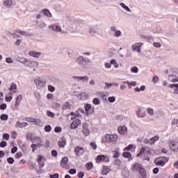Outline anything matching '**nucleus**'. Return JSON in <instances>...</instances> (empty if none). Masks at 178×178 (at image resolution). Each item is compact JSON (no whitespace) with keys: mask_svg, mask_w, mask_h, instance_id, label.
I'll use <instances>...</instances> for the list:
<instances>
[{"mask_svg":"<svg viewBox=\"0 0 178 178\" xmlns=\"http://www.w3.org/2000/svg\"><path fill=\"white\" fill-rule=\"evenodd\" d=\"M132 172H139V178H147V171L144 167L138 163H135L132 166Z\"/></svg>","mask_w":178,"mask_h":178,"instance_id":"f257e3e1","label":"nucleus"},{"mask_svg":"<svg viewBox=\"0 0 178 178\" xmlns=\"http://www.w3.org/2000/svg\"><path fill=\"white\" fill-rule=\"evenodd\" d=\"M75 62L81 67L82 69H86L88 63H91V60L89 58L83 57L82 56H78Z\"/></svg>","mask_w":178,"mask_h":178,"instance_id":"f03ea898","label":"nucleus"},{"mask_svg":"<svg viewBox=\"0 0 178 178\" xmlns=\"http://www.w3.org/2000/svg\"><path fill=\"white\" fill-rule=\"evenodd\" d=\"M168 161H169V157H159L154 160V164L156 166H165Z\"/></svg>","mask_w":178,"mask_h":178,"instance_id":"7ed1b4c3","label":"nucleus"},{"mask_svg":"<svg viewBox=\"0 0 178 178\" xmlns=\"http://www.w3.org/2000/svg\"><path fill=\"white\" fill-rule=\"evenodd\" d=\"M105 143H112L113 141H118V135L116 134H106L104 136Z\"/></svg>","mask_w":178,"mask_h":178,"instance_id":"20e7f679","label":"nucleus"},{"mask_svg":"<svg viewBox=\"0 0 178 178\" xmlns=\"http://www.w3.org/2000/svg\"><path fill=\"white\" fill-rule=\"evenodd\" d=\"M168 145H169L170 149H172V151H173L174 152H177V151H178V142L177 141L171 140L168 143Z\"/></svg>","mask_w":178,"mask_h":178,"instance_id":"39448f33","label":"nucleus"},{"mask_svg":"<svg viewBox=\"0 0 178 178\" xmlns=\"http://www.w3.org/2000/svg\"><path fill=\"white\" fill-rule=\"evenodd\" d=\"M49 29H51V30H53V31H55L56 33H62V28L60 26H59L58 24H53L49 26Z\"/></svg>","mask_w":178,"mask_h":178,"instance_id":"423d86ee","label":"nucleus"},{"mask_svg":"<svg viewBox=\"0 0 178 178\" xmlns=\"http://www.w3.org/2000/svg\"><path fill=\"white\" fill-rule=\"evenodd\" d=\"M111 30L114 33V37H116L118 38L120 37V35H122V31L118 30V27H116V26H111Z\"/></svg>","mask_w":178,"mask_h":178,"instance_id":"0eeeda50","label":"nucleus"},{"mask_svg":"<svg viewBox=\"0 0 178 178\" xmlns=\"http://www.w3.org/2000/svg\"><path fill=\"white\" fill-rule=\"evenodd\" d=\"M81 124V120H80L79 119H75L71 124L70 125V129H72V130H76V129H77V127H79V125Z\"/></svg>","mask_w":178,"mask_h":178,"instance_id":"6e6552de","label":"nucleus"},{"mask_svg":"<svg viewBox=\"0 0 178 178\" xmlns=\"http://www.w3.org/2000/svg\"><path fill=\"white\" fill-rule=\"evenodd\" d=\"M32 143H35V144H38V148H41V147H44V143H42V140H41V138L35 136L33 138Z\"/></svg>","mask_w":178,"mask_h":178,"instance_id":"1a4fd4ad","label":"nucleus"},{"mask_svg":"<svg viewBox=\"0 0 178 178\" xmlns=\"http://www.w3.org/2000/svg\"><path fill=\"white\" fill-rule=\"evenodd\" d=\"M34 83L37 86V87H44V86H45L46 84L45 81L41 80L40 77L35 78Z\"/></svg>","mask_w":178,"mask_h":178,"instance_id":"9d476101","label":"nucleus"},{"mask_svg":"<svg viewBox=\"0 0 178 178\" xmlns=\"http://www.w3.org/2000/svg\"><path fill=\"white\" fill-rule=\"evenodd\" d=\"M74 152L76 155V156H81L82 155H84V149L81 147H76L74 149Z\"/></svg>","mask_w":178,"mask_h":178,"instance_id":"9b49d317","label":"nucleus"},{"mask_svg":"<svg viewBox=\"0 0 178 178\" xmlns=\"http://www.w3.org/2000/svg\"><path fill=\"white\" fill-rule=\"evenodd\" d=\"M3 6L7 8V9L12 8L13 6V0H4L3 1Z\"/></svg>","mask_w":178,"mask_h":178,"instance_id":"f8f14e48","label":"nucleus"},{"mask_svg":"<svg viewBox=\"0 0 178 178\" xmlns=\"http://www.w3.org/2000/svg\"><path fill=\"white\" fill-rule=\"evenodd\" d=\"M68 161L69 159H67V157H64L61 160L60 165L62 168H63V169H69L70 166H69V164H67Z\"/></svg>","mask_w":178,"mask_h":178,"instance_id":"ddd939ff","label":"nucleus"},{"mask_svg":"<svg viewBox=\"0 0 178 178\" xmlns=\"http://www.w3.org/2000/svg\"><path fill=\"white\" fill-rule=\"evenodd\" d=\"M143 43H135L132 45V51H136L137 52H141V46Z\"/></svg>","mask_w":178,"mask_h":178,"instance_id":"4468645a","label":"nucleus"},{"mask_svg":"<svg viewBox=\"0 0 178 178\" xmlns=\"http://www.w3.org/2000/svg\"><path fill=\"white\" fill-rule=\"evenodd\" d=\"M82 133L86 137L87 136H90V129H88V125L86 123L83 124Z\"/></svg>","mask_w":178,"mask_h":178,"instance_id":"2eb2a0df","label":"nucleus"},{"mask_svg":"<svg viewBox=\"0 0 178 178\" xmlns=\"http://www.w3.org/2000/svg\"><path fill=\"white\" fill-rule=\"evenodd\" d=\"M22 99H23V95H19L16 97L15 104V109H18L19 105H20V102H22Z\"/></svg>","mask_w":178,"mask_h":178,"instance_id":"dca6fc26","label":"nucleus"},{"mask_svg":"<svg viewBox=\"0 0 178 178\" xmlns=\"http://www.w3.org/2000/svg\"><path fill=\"white\" fill-rule=\"evenodd\" d=\"M26 121L29 122L30 123H34V124H40L41 123V121L39 119L33 118H27Z\"/></svg>","mask_w":178,"mask_h":178,"instance_id":"f3484780","label":"nucleus"},{"mask_svg":"<svg viewBox=\"0 0 178 178\" xmlns=\"http://www.w3.org/2000/svg\"><path fill=\"white\" fill-rule=\"evenodd\" d=\"M88 98V93L81 92L78 95V99H81V101H84Z\"/></svg>","mask_w":178,"mask_h":178,"instance_id":"a211bd4d","label":"nucleus"},{"mask_svg":"<svg viewBox=\"0 0 178 178\" xmlns=\"http://www.w3.org/2000/svg\"><path fill=\"white\" fill-rule=\"evenodd\" d=\"M118 130L120 134H122V136L127 134V127H126V126L119 127Z\"/></svg>","mask_w":178,"mask_h":178,"instance_id":"6ab92c4d","label":"nucleus"},{"mask_svg":"<svg viewBox=\"0 0 178 178\" xmlns=\"http://www.w3.org/2000/svg\"><path fill=\"white\" fill-rule=\"evenodd\" d=\"M29 56H32L33 58H40V56H41V55H42V53L31 51L29 52Z\"/></svg>","mask_w":178,"mask_h":178,"instance_id":"aec40b11","label":"nucleus"},{"mask_svg":"<svg viewBox=\"0 0 178 178\" xmlns=\"http://www.w3.org/2000/svg\"><path fill=\"white\" fill-rule=\"evenodd\" d=\"M136 115L138 118H145V111H143L141 108H138L136 111Z\"/></svg>","mask_w":178,"mask_h":178,"instance_id":"412c9836","label":"nucleus"},{"mask_svg":"<svg viewBox=\"0 0 178 178\" xmlns=\"http://www.w3.org/2000/svg\"><path fill=\"white\" fill-rule=\"evenodd\" d=\"M58 147H60V148H65V146L66 145V138H61L58 142Z\"/></svg>","mask_w":178,"mask_h":178,"instance_id":"4be33fe9","label":"nucleus"},{"mask_svg":"<svg viewBox=\"0 0 178 178\" xmlns=\"http://www.w3.org/2000/svg\"><path fill=\"white\" fill-rule=\"evenodd\" d=\"M89 34L92 37H95L97 34H98V31H97V28L95 27H90L89 29Z\"/></svg>","mask_w":178,"mask_h":178,"instance_id":"5701e85b","label":"nucleus"},{"mask_svg":"<svg viewBox=\"0 0 178 178\" xmlns=\"http://www.w3.org/2000/svg\"><path fill=\"white\" fill-rule=\"evenodd\" d=\"M109 172H111V168H109V166L104 165L103 167V170H102V175H103V176H106Z\"/></svg>","mask_w":178,"mask_h":178,"instance_id":"b1692460","label":"nucleus"},{"mask_svg":"<svg viewBox=\"0 0 178 178\" xmlns=\"http://www.w3.org/2000/svg\"><path fill=\"white\" fill-rule=\"evenodd\" d=\"M40 13L44 15V16H47V17H52V14L49 12V10L47 8L41 10Z\"/></svg>","mask_w":178,"mask_h":178,"instance_id":"393cba45","label":"nucleus"},{"mask_svg":"<svg viewBox=\"0 0 178 178\" xmlns=\"http://www.w3.org/2000/svg\"><path fill=\"white\" fill-rule=\"evenodd\" d=\"M29 124L27 122H17L15 124V127H19V129H23V127H26V126H28Z\"/></svg>","mask_w":178,"mask_h":178,"instance_id":"a878e982","label":"nucleus"},{"mask_svg":"<svg viewBox=\"0 0 178 178\" xmlns=\"http://www.w3.org/2000/svg\"><path fill=\"white\" fill-rule=\"evenodd\" d=\"M106 158V156H105V155H98V156L96 157V162H97V163H99V162H102V161H104Z\"/></svg>","mask_w":178,"mask_h":178,"instance_id":"bb28decb","label":"nucleus"},{"mask_svg":"<svg viewBox=\"0 0 178 178\" xmlns=\"http://www.w3.org/2000/svg\"><path fill=\"white\" fill-rule=\"evenodd\" d=\"M72 108V104L69 102H66L62 106V109L63 111H66L67 109H70Z\"/></svg>","mask_w":178,"mask_h":178,"instance_id":"cd10ccee","label":"nucleus"},{"mask_svg":"<svg viewBox=\"0 0 178 178\" xmlns=\"http://www.w3.org/2000/svg\"><path fill=\"white\" fill-rule=\"evenodd\" d=\"M120 5L122 6V8H123V9H124V10H126V12L131 13V10L124 3H120Z\"/></svg>","mask_w":178,"mask_h":178,"instance_id":"c85d7f7f","label":"nucleus"},{"mask_svg":"<svg viewBox=\"0 0 178 178\" xmlns=\"http://www.w3.org/2000/svg\"><path fill=\"white\" fill-rule=\"evenodd\" d=\"M122 156H124V158H128V161H131V159H133V157H131V153L130 152H124Z\"/></svg>","mask_w":178,"mask_h":178,"instance_id":"c756f323","label":"nucleus"},{"mask_svg":"<svg viewBox=\"0 0 178 178\" xmlns=\"http://www.w3.org/2000/svg\"><path fill=\"white\" fill-rule=\"evenodd\" d=\"M16 90H17V86L15 83H13L9 88V90H12L13 91L14 94H16Z\"/></svg>","mask_w":178,"mask_h":178,"instance_id":"7c9ffc66","label":"nucleus"},{"mask_svg":"<svg viewBox=\"0 0 178 178\" xmlns=\"http://www.w3.org/2000/svg\"><path fill=\"white\" fill-rule=\"evenodd\" d=\"M169 80L172 81V83H177L178 82V77L175 76L173 75L169 76Z\"/></svg>","mask_w":178,"mask_h":178,"instance_id":"2f4dec72","label":"nucleus"},{"mask_svg":"<svg viewBox=\"0 0 178 178\" xmlns=\"http://www.w3.org/2000/svg\"><path fill=\"white\" fill-rule=\"evenodd\" d=\"M71 120H73L74 119H76V118H80V116H81V115L80 113H79V112L76 113H71Z\"/></svg>","mask_w":178,"mask_h":178,"instance_id":"473e14b6","label":"nucleus"},{"mask_svg":"<svg viewBox=\"0 0 178 178\" xmlns=\"http://www.w3.org/2000/svg\"><path fill=\"white\" fill-rule=\"evenodd\" d=\"M110 63L111 65H114V67H115V69H118L119 67V63H118V62L115 59H111Z\"/></svg>","mask_w":178,"mask_h":178,"instance_id":"72a5a7b5","label":"nucleus"},{"mask_svg":"<svg viewBox=\"0 0 178 178\" xmlns=\"http://www.w3.org/2000/svg\"><path fill=\"white\" fill-rule=\"evenodd\" d=\"M147 112L148 115H149V116H154V115H155L154 108H147Z\"/></svg>","mask_w":178,"mask_h":178,"instance_id":"f704fd0d","label":"nucleus"},{"mask_svg":"<svg viewBox=\"0 0 178 178\" xmlns=\"http://www.w3.org/2000/svg\"><path fill=\"white\" fill-rule=\"evenodd\" d=\"M92 102L94 105H99L101 104V101L99 99H98V97L93 99Z\"/></svg>","mask_w":178,"mask_h":178,"instance_id":"c9c22d12","label":"nucleus"},{"mask_svg":"<svg viewBox=\"0 0 178 178\" xmlns=\"http://www.w3.org/2000/svg\"><path fill=\"white\" fill-rule=\"evenodd\" d=\"M122 176L125 178H129V176H130V171L129 170H124L123 172H122Z\"/></svg>","mask_w":178,"mask_h":178,"instance_id":"e433bc0d","label":"nucleus"},{"mask_svg":"<svg viewBox=\"0 0 178 178\" xmlns=\"http://www.w3.org/2000/svg\"><path fill=\"white\" fill-rule=\"evenodd\" d=\"M40 66V63L38 61H32L31 67H38Z\"/></svg>","mask_w":178,"mask_h":178,"instance_id":"4c0bfd02","label":"nucleus"},{"mask_svg":"<svg viewBox=\"0 0 178 178\" xmlns=\"http://www.w3.org/2000/svg\"><path fill=\"white\" fill-rule=\"evenodd\" d=\"M131 72L132 73H135V74H137L138 73V67H136V66H134L131 68Z\"/></svg>","mask_w":178,"mask_h":178,"instance_id":"58836bf2","label":"nucleus"},{"mask_svg":"<svg viewBox=\"0 0 178 178\" xmlns=\"http://www.w3.org/2000/svg\"><path fill=\"white\" fill-rule=\"evenodd\" d=\"M31 147L32 148L33 152H35V151H37V148H38V145H37V144H32L31 145Z\"/></svg>","mask_w":178,"mask_h":178,"instance_id":"ea45409f","label":"nucleus"},{"mask_svg":"<svg viewBox=\"0 0 178 178\" xmlns=\"http://www.w3.org/2000/svg\"><path fill=\"white\" fill-rule=\"evenodd\" d=\"M86 169H88V170H91V169H92V162H90L86 163Z\"/></svg>","mask_w":178,"mask_h":178,"instance_id":"a19ab883","label":"nucleus"},{"mask_svg":"<svg viewBox=\"0 0 178 178\" xmlns=\"http://www.w3.org/2000/svg\"><path fill=\"white\" fill-rule=\"evenodd\" d=\"M17 34H20L21 35H27V32L24 31L18 30L16 31Z\"/></svg>","mask_w":178,"mask_h":178,"instance_id":"79ce46f5","label":"nucleus"},{"mask_svg":"<svg viewBox=\"0 0 178 178\" xmlns=\"http://www.w3.org/2000/svg\"><path fill=\"white\" fill-rule=\"evenodd\" d=\"M8 115H6V114H2L1 116H0V119L1 120H8Z\"/></svg>","mask_w":178,"mask_h":178,"instance_id":"37998d69","label":"nucleus"},{"mask_svg":"<svg viewBox=\"0 0 178 178\" xmlns=\"http://www.w3.org/2000/svg\"><path fill=\"white\" fill-rule=\"evenodd\" d=\"M80 81H88V76H80Z\"/></svg>","mask_w":178,"mask_h":178,"instance_id":"c03bdc74","label":"nucleus"},{"mask_svg":"<svg viewBox=\"0 0 178 178\" xmlns=\"http://www.w3.org/2000/svg\"><path fill=\"white\" fill-rule=\"evenodd\" d=\"M26 139L28 141H33V135L31 134H26Z\"/></svg>","mask_w":178,"mask_h":178,"instance_id":"a18cd8bd","label":"nucleus"},{"mask_svg":"<svg viewBox=\"0 0 178 178\" xmlns=\"http://www.w3.org/2000/svg\"><path fill=\"white\" fill-rule=\"evenodd\" d=\"M6 145H8V143H6V141L3 140L0 143V147L1 148H5V147H6Z\"/></svg>","mask_w":178,"mask_h":178,"instance_id":"49530a36","label":"nucleus"},{"mask_svg":"<svg viewBox=\"0 0 178 178\" xmlns=\"http://www.w3.org/2000/svg\"><path fill=\"white\" fill-rule=\"evenodd\" d=\"M48 90L50 91V92H54L55 91V87H54L52 85H49Z\"/></svg>","mask_w":178,"mask_h":178,"instance_id":"de8ad7c7","label":"nucleus"},{"mask_svg":"<svg viewBox=\"0 0 178 178\" xmlns=\"http://www.w3.org/2000/svg\"><path fill=\"white\" fill-rule=\"evenodd\" d=\"M18 62H20V63L24 64L25 60H27V58H22V57H18L17 58Z\"/></svg>","mask_w":178,"mask_h":178,"instance_id":"09e8293b","label":"nucleus"},{"mask_svg":"<svg viewBox=\"0 0 178 178\" xmlns=\"http://www.w3.org/2000/svg\"><path fill=\"white\" fill-rule=\"evenodd\" d=\"M7 162L8 163H10V165H12L15 162V159L12 157H9L7 159Z\"/></svg>","mask_w":178,"mask_h":178,"instance_id":"8fccbe9b","label":"nucleus"},{"mask_svg":"<svg viewBox=\"0 0 178 178\" xmlns=\"http://www.w3.org/2000/svg\"><path fill=\"white\" fill-rule=\"evenodd\" d=\"M152 81L153 83H158V81H159V78L158 77V76L154 75L152 78Z\"/></svg>","mask_w":178,"mask_h":178,"instance_id":"3c124183","label":"nucleus"},{"mask_svg":"<svg viewBox=\"0 0 178 178\" xmlns=\"http://www.w3.org/2000/svg\"><path fill=\"white\" fill-rule=\"evenodd\" d=\"M52 130V127L50 125H47L44 127V131L49 132Z\"/></svg>","mask_w":178,"mask_h":178,"instance_id":"603ef678","label":"nucleus"},{"mask_svg":"<svg viewBox=\"0 0 178 178\" xmlns=\"http://www.w3.org/2000/svg\"><path fill=\"white\" fill-rule=\"evenodd\" d=\"M145 152V147H142L140 149L139 154H137V156H140L141 154H144Z\"/></svg>","mask_w":178,"mask_h":178,"instance_id":"864d4df0","label":"nucleus"},{"mask_svg":"<svg viewBox=\"0 0 178 178\" xmlns=\"http://www.w3.org/2000/svg\"><path fill=\"white\" fill-rule=\"evenodd\" d=\"M108 102H111V104L115 102L116 101V97H108Z\"/></svg>","mask_w":178,"mask_h":178,"instance_id":"5fc2aeb1","label":"nucleus"},{"mask_svg":"<svg viewBox=\"0 0 178 178\" xmlns=\"http://www.w3.org/2000/svg\"><path fill=\"white\" fill-rule=\"evenodd\" d=\"M6 62L7 63H13V59H12V58H10V57H7L6 58Z\"/></svg>","mask_w":178,"mask_h":178,"instance_id":"6e6d98bb","label":"nucleus"},{"mask_svg":"<svg viewBox=\"0 0 178 178\" xmlns=\"http://www.w3.org/2000/svg\"><path fill=\"white\" fill-rule=\"evenodd\" d=\"M47 116H49V118H54V116H55V114L52 113L51 111H47Z\"/></svg>","mask_w":178,"mask_h":178,"instance_id":"4d7b16f0","label":"nucleus"},{"mask_svg":"<svg viewBox=\"0 0 178 178\" xmlns=\"http://www.w3.org/2000/svg\"><path fill=\"white\" fill-rule=\"evenodd\" d=\"M153 47H154L155 48H161V47H162V45L159 42H154Z\"/></svg>","mask_w":178,"mask_h":178,"instance_id":"13d9d810","label":"nucleus"},{"mask_svg":"<svg viewBox=\"0 0 178 178\" xmlns=\"http://www.w3.org/2000/svg\"><path fill=\"white\" fill-rule=\"evenodd\" d=\"M38 27L39 29H45V27H47V24L44 22H41Z\"/></svg>","mask_w":178,"mask_h":178,"instance_id":"bf43d9fd","label":"nucleus"},{"mask_svg":"<svg viewBox=\"0 0 178 178\" xmlns=\"http://www.w3.org/2000/svg\"><path fill=\"white\" fill-rule=\"evenodd\" d=\"M6 108H7L6 104H2L0 105V109L1 111H5V109H6Z\"/></svg>","mask_w":178,"mask_h":178,"instance_id":"052dcab7","label":"nucleus"},{"mask_svg":"<svg viewBox=\"0 0 178 178\" xmlns=\"http://www.w3.org/2000/svg\"><path fill=\"white\" fill-rule=\"evenodd\" d=\"M90 109H91V104H87L85 106V111H86V112H88Z\"/></svg>","mask_w":178,"mask_h":178,"instance_id":"680f3d73","label":"nucleus"},{"mask_svg":"<svg viewBox=\"0 0 178 178\" xmlns=\"http://www.w3.org/2000/svg\"><path fill=\"white\" fill-rule=\"evenodd\" d=\"M90 147H92L93 149H97V144L94 142L90 143Z\"/></svg>","mask_w":178,"mask_h":178,"instance_id":"e2e57ef3","label":"nucleus"},{"mask_svg":"<svg viewBox=\"0 0 178 178\" xmlns=\"http://www.w3.org/2000/svg\"><path fill=\"white\" fill-rule=\"evenodd\" d=\"M10 137V136H9L8 134H3V138L4 140H9Z\"/></svg>","mask_w":178,"mask_h":178,"instance_id":"0e129e2a","label":"nucleus"},{"mask_svg":"<svg viewBox=\"0 0 178 178\" xmlns=\"http://www.w3.org/2000/svg\"><path fill=\"white\" fill-rule=\"evenodd\" d=\"M50 178H59V174L58 173H55L52 175H50Z\"/></svg>","mask_w":178,"mask_h":178,"instance_id":"69168bd1","label":"nucleus"},{"mask_svg":"<svg viewBox=\"0 0 178 178\" xmlns=\"http://www.w3.org/2000/svg\"><path fill=\"white\" fill-rule=\"evenodd\" d=\"M171 72H172V73H178V69L176 67H172L170 68Z\"/></svg>","mask_w":178,"mask_h":178,"instance_id":"338daca9","label":"nucleus"},{"mask_svg":"<svg viewBox=\"0 0 178 178\" xmlns=\"http://www.w3.org/2000/svg\"><path fill=\"white\" fill-rule=\"evenodd\" d=\"M78 177L79 178L84 177V172H79V174H78Z\"/></svg>","mask_w":178,"mask_h":178,"instance_id":"774afa93","label":"nucleus"}]
</instances>
